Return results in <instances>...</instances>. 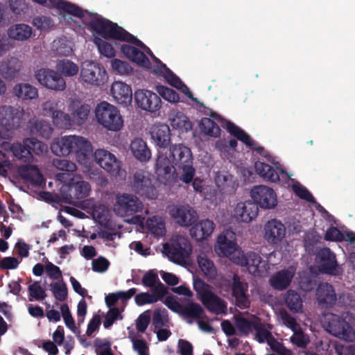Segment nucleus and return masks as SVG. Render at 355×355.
I'll return each mask as SVG.
<instances>
[{
	"mask_svg": "<svg viewBox=\"0 0 355 355\" xmlns=\"http://www.w3.org/2000/svg\"><path fill=\"white\" fill-rule=\"evenodd\" d=\"M168 156L159 151L155 164V173L164 184L181 180L189 184L196 173L190 148L183 144L171 145Z\"/></svg>",
	"mask_w": 355,
	"mask_h": 355,
	"instance_id": "1",
	"label": "nucleus"
},
{
	"mask_svg": "<svg viewBox=\"0 0 355 355\" xmlns=\"http://www.w3.org/2000/svg\"><path fill=\"white\" fill-rule=\"evenodd\" d=\"M51 6L74 17L83 19L85 25L105 40L112 39L132 43L143 47L144 44L136 37L105 18L84 10L77 5L64 0H49Z\"/></svg>",
	"mask_w": 355,
	"mask_h": 355,
	"instance_id": "2",
	"label": "nucleus"
},
{
	"mask_svg": "<svg viewBox=\"0 0 355 355\" xmlns=\"http://www.w3.org/2000/svg\"><path fill=\"white\" fill-rule=\"evenodd\" d=\"M51 149L57 156L73 154L80 164H85L93 156V146L91 142L81 136L62 137L51 144Z\"/></svg>",
	"mask_w": 355,
	"mask_h": 355,
	"instance_id": "3",
	"label": "nucleus"
},
{
	"mask_svg": "<svg viewBox=\"0 0 355 355\" xmlns=\"http://www.w3.org/2000/svg\"><path fill=\"white\" fill-rule=\"evenodd\" d=\"M95 114L97 121L108 130L118 131L123 126V120L119 111L106 101L98 104Z\"/></svg>",
	"mask_w": 355,
	"mask_h": 355,
	"instance_id": "4",
	"label": "nucleus"
},
{
	"mask_svg": "<svg viewBox=\"0 0 355 355\" xmlns=\"http://www.w3.org/2000/svg\"><path fill=\"white\" fill-rule=\"evenodd\" d=\"M153 175L143 169L137 170L130 178L132 191L141 197L148 199H155L157 191L153 184Z\"/></svg>",
	"mask_w": 355,
	"mask_h": 355,
	"instance_id": "5",
	"label": "nucleus"
},
{
	"mask_svg": "<svg viewBox=\"0 0 355 355\" xmlns=\"http://www.w3.org/2000/svg\"><path fill=\"white\" fill-rule=\"evenodd\" d=\"M324 326L331 335L347 342L355 340V331L352 327L342 317L327 313L324 316Z\"/></svg>",
	"mask_w": 355,
	"mask_h": 355,
	"instance_id": "6",
	"label": "nucleus"
},
{
	"mask_svg": "<svg viewBox=\"0 0 355 355\" xmlns=\"http://www.w3.org/2000/svg\"><path fill=\"white\" fill-rule=\"evenodd\" d=\"M212 120H215L220 123L221 126L226 128L227 132L238 140L242 141L252 150L256 151L259 155H264L265 149L263 147L259 146L249 135H248L243 130L236 125L230 121L223 119L220 114L210 110L209 114Z\"/></svg>",
	"mask_w": 355,
	"mask_h": 355,
	"instance_id": "7",
	"label": "nucleus"
},
{
	"mask_svg": "<svg viewBox=\"0 0 355 355\" xmlns=\"http://www.w3.org/2000/svg\"><path fill=\"white\" fill-rule=\"evenodd\" d=\"M80 76L83 82L94 86L103 85L107 78L103 66L93 61H85L82 63Z\"/></svg>",
	"mask_w": 355,
	"mask_h": 355,
	"instance_id": "8",
	"label": "nucleus"
},
{
	"mask_svg": "<svg viewBox=\"0 0 355 355\" xmlns=\"http://www.w3.org/2000/svg\"><path fill=\"white\" fill-rule=\"evenodd\" d=\"M116 200L114 209L115 213L121 216H132L143 209L141 201L132 194H119Z\"/></svg>",
	"mask_w": 355,
	"mask_h": 355,
	"instance_id": "9",
	"label": "nucleus"
},
{
	"mask_svg": "<svg viewBox=\"0 0 355 355\" xmlns=\"http://www.w3.org/2000/svg\"><path fill=\"white\" fill-rule=\"evenodd\" d=\"M35 78L43 86L55 91H63L66 82L60 73L53 69H40L35 71Z\"/></svg>",
	"mask_w": 355,
	"mask_h": 355,
	"instance_id": "10",
	"label": "nucleus"
},
{
	"mask_svg": "<svg viewBox=\"0 0 355 355\" xmlns=\"http://www.w3.org/2000/svg\"><path fill=\"white\" fill-rule=\"evenodd\" d=\"M154 57L155 61L158 63L157 68L154 70L156 73L162 74L166 80L173 87L184 94L193 102L198 103V98L193 97L192 92L188 87L165 64H163L158 58Z\"/></svg>",
	"mask_w": 355,
	"mask_h": 355,
	"instance_id": "11",
	"label": "nucleus"
},
{
	"mask_svg": "<svg viewBox=\"0 0 355 355\" xmlns=\"http://www.w3.org/2000/svg\"><path fill=\"white\" fill-rule=\"evenodd\" d=\"M250 193L253 200L263 209H272L277 204L275 192L268 187L264 185L255 186L252 189Z\"/></svg>",
	"mask_w": 355,
	"mask_h": 355,
	"instance_id": "12",
	"label": "nucleus"
},
{
	"mask_svg": "<svg viewBox=\"0 0 355 355\" xmlns=\"http://www.w3.org/2000/svg\"><path fill=\"white\" fill-rule=\"evenodd\" d=\"M23 111L10 105L0 107V125L6 130L17 129L23 118Z\"/></svg>",
	"mask_w": 355,
	"mask_h": 355,
	"instance_id": "13",
	"label": "nucleus"
},
{
	"mask_svg": "<svg viewBox=\"0 0 355 355\" xmlns=\"http://www.w3.org/2000/svg\"><path fill=\"white\" fill-rule=\"evenodd\" d=\"M319 270L324 274L336 275L338 264L336 254L329 248L320 249L316 254Z\"/></svg>",
	"mask_w": 355,
	"mask_h": 355,
	"instance_id": "14",
	"label": "nucleus"
},
{
	"mask_svg": "<svg viewBox=\"0 0 355 355\" xmlns=\"http://www.w3.org/2000/svg\"><path fill=\"white\" fill-rule=\"evenodd\" d=\"M135 99L139 107L150 112L159 110L162 105L160 97L149 90L141 89L136 91Z\"/></svg>",
	"mask_w": 355,
	"mask_h": 355,
	"instance_id": "15",
	"label": "nucleus"
},
{
	"mask_svg": "<svg viewBox=\"0 0 355 355\" xmlns=\"http://www.w3.org/2000/svg\"><path fill=\"white\" fill-rule=\"evenodd\" d=\"M94 157L96 163L112 175H116L119 173L121 162L112 153L104 149H98L95 151Z\"/></svg>",
	"mask_w": 355,
	"mask_h": 355,
	"instance_id": "16",
	"label": "nucleus"
},
{
	"mask_svg": "<svg viewBox=\"0 0 355 355\" xmlns=\"http://www.w3.org/2000/svg\"><path fill=\"white\" fill-rule=\"evenodd\" d=\"M236 248L235 234L232 230H226L218 236L215 250L219 256L228 257L236 251Z\"/></svg>",
	"mask_w": 355,
	"mask_h": 355,
	"instance_id": "17",
	"label": "nucleus"
},
{
	"mask_svg": "<svg viewBox=\"0 0 355 355\" xmlns=\"http://www.w3.org/2000/svg\"><path fill=\"white\" fill-rule=\"evenodd\" d=\"M241 264L246 266L248 271L254 276H263L267 272V261L254 252H247L243 257Z\"/></svg>",
	"mask_w": 355,
	"mask_h": 355,
	"instance_id": "18",
	"label": "nucleus"
},
{
	"mask_svg": "<svg viewBox=\"0 0 355 355\" xmlns=\"http://www.w3.org/2000/svg\"><path fill=\"white\" fill-rule=\"evenodd\" d=\"M170 214L175 222L182 227L193 225L198 218L196 211L188 205L175 207L171 210Z\"/></svg>",
	"mask_w": 355,
	"mask_h": 355,
	"instance_id": "19",
	"label": "nucleus"
},
{
	"mask_svg": "<svg viewBox=\"0 0 355 355\" xmlns=\"http://www.w3.org/2000/svg\"><path fill=\"white\" fill-rule=\"evenodd\" d=\"M232 295L236 300V304L241 309H247L250 305L248 295L247 294L248 285L241 280L239 276L234 274L231 284Z\"/></svg>",
	"mask_w": 355,
	"mask_h": 355,
	"instance_id": "20",
	"label": "nucleus"
},
{
	"mask_svg": "<svg viewBox=\"0 0 355 355\" xmlns=\"http://www.w3.org/2000/svg\"><path fill=\"white\" fill-rule=\"evenodd\" d=\"M17 173L25 183L32 187H40L45 184L44 178L36 166L21 165L17 168Z\"/></svg>",
	"mask_w": 355,
	"mask_h": 355,
	"instance_id": "21",
	"label": "nucleus"
},
{
	"mask_svg": "<svg viewBox=\"0 0 355 355\" xmlns=\"http://www.w3.org/2000/svg\"><path fill=\"white\" fill-rule=\"evenodd\" d=\"M264 238L270 243H280L286 235L285 225L277 219L267 222L264 227Z\"/></svg>",
	"mask_w": 355,
	"mask_h": 355,
	"instance_id": "22",
	"label": "nucleus"
},
{
	"mask_svg": "<svg viewBox=\"0 0 355 355\" xmlns=\"http://www.w3.org/2000/svg\"><path fill=\"white\" fill-rule=\"evenodd\" d=\"M316 299L322 308H331L336 304L337 298L334 288L327 282L320 283L316 289Z\"/></svg>",
	"mask_w": 355,
	"mask_h": 355,
	"instance_id": "23",
	"label": "nucleus"
},
{
	"mask_svg": "<svg viewBox=\"0 0 355 355\" xmlns=\"http://www.w3.org/2000/svg\"><path fill=\"white\" fill-rule=\"evenodd\" d=\"M150 133L155 144L162 150H166L169 146L171 134L168 125L164 123L155 124L151 127Z\"/></svg>",
	"mask_w": 355,
	"mask_h": 355,
	"instance_id": "24",
	"label": "nucleus"
},
{
	"mask_svg": "<svg viewBox=\"0 0 355 355\" xmlns=\"http://www.w3.org/2000/svg\"><path fill=\"white\" fill-rule=\"evenodd\" d=\"M69 110L73 125L80 126L87 121L91 107L89 105L83 103L78 99H73L71 101Z\"/></svg>",
	"mask_w": 355,
	"mask_h": 355,
	"instance_id": "25",
	"label": "nucleus"
},
{
	"mask_svg": "<svg viewBox=\"0 0 355 355\" xmlns=\"http://www.w3.org/2000/svg\"><path fill=\"white\" fill-rule=\"evenodd\" d=\"M168 252L174 262L181 263L190 255L191 247L187 239L181 237L172 243Z\"/></svg>",
	"mask_w": 355,
	"mask_h": 355,
	"instance_id": "26",
	"label": "nucleus"
},
{
	"mask_svg": "<svg viewBox=\"0 0 355 355\" xmlns=\"http://www.w3.org/2000/svg\"><path fill=\"white\" fill-rule=\"evenodd\" d=\"M111 94L118 104L127 106L132 102V89L124 83L120 81L113 83L111 87Z\"/></svg>",
	"mask_w": 355,
	"mask_h": 355,
	"instance_id": "27",
	"label": "nucleus"
},
{
	"mask_svg": "<svg viewBox=\"0 0 355 355\" xmlns=\"http://www.w3.org/2000/svg\"><path fill=\"white\" fill-rule=\"evenodd\" d=\"M259 208L254 201L248 200L238 203L235 208L237 218L244 223H250L258 215Z\"/></svg>",
	"mask_w": 355,
	"mask_h": 355,
	"instance_id": "28",
	"label": "nucleus"
},
{
	"mask_svg": "<svg viewBox=\"0 0 355 355\" xmlns=\"http://www.w3.org/2000/svg\"><path fill=\"white\" fill-rule=\"evenodd\" d=\"M215 228L214 223L209 219L201 220L194 223L190 229V235L198 241L207 239Z\"/></svg>",
	"mask_w": 355,
	"mask_h": 355,
	"instance_id": "29",
	"label": "nucleus"
},
{
	"mask_svg": "<svg viewBox=\"0 0 355 355\" xmlns=\"http://www.w3.org/2000/svg\"><path fill=\"white\" fill-rule=\"evenodd\" d=\"M121 52L130 60L135 62L139 66L150 69L151 63L148 57L139 49L129 44H123L121 47Z\"/></svg>",
	"mask_w": 355,
	"mask_h": 355,
	"instance_id": "30",
	"label": "nucleus"
},
{
	"mask_svg": "<svg viewBox=\"0 0 355 355\" xmlns=\"http://www.w3.org/2000/svg\"><path fill=\"white\" fill-rule=\"evenodd\" d=\"M130 148L134 157L141 162H147L151 157L150 148L141 138L137 137L132 140Z\"/></svg>",
	"mask_w": 355,
	"mask_h": 355,
	"instance_id": "31",
	"label": "nucleus"
},
{
	"mask_svg": "<svg viewBox=\"0 0 355 355\" xmlns=\"http://www.w3.org/2000/svg\"><path fill=\"white\" fill-rule=\"evenodd\" d=\"M293 278V272L284 269L277 272L271 277L270 284L273 288L283 291L289 286Z\"/></svg>",
	"mask_w": 355,
	"mask_h": 355,
	"instance_id": "32",
	"label": "nucleus"
},
{
	"mask_svg": "<svg viewBox=\"0 0 355 355\" xmlns=\"http://www.w3.org/2000/svg\"><path fill=\"white\" fill-rule=\"evenodd\" d=\"M201 302L209 311L216 314L224 312L227 308L224 300L212 292L201 299Z\"/></svg>",
	"mask_w": 355,
	"mask_h": 355,
	"instance_id": "33",
	"label": "nucleus"
},
{
	"mask_svg": "<svg viewBox=\"0 0 355 355\" xmlns=\"http://www.w3.org/2000/svg\"><path fill=\"white\" fill-rule=\"evenodd\" d=\"M32 34V28L25 24H17L10 26L8 31V37L17 41H25Z\"/></svg>",
	"mask_w": 355,
	"mask_h": 355,
	"instance_id": "34",
	"label": "nucleus"
},
{
	"mask_svg": "<svg viewBox=\"0 0 355 355\" xmlns=\"http://www.w3.org/2000/svg\"><path fill=\"white\" fill-rule=\"evenodd\" d=\"M255 171L258 175L264 180L276 182L279 180V175L272 166L261 162H256L254 164Z\"/></svg>",
	"mask_w": 355,
	"mask_h": 355,
	"instance_id": "35",
	"label": "nucleus"
},
{
	"mask_svg": "<svg viewBox=\"0 0 355 355\" xmlns=\"http://www.w3.org/2000/svg\"><path fill=\"white\" fill-rule=\"evenodd\" d=\"M90 191V185L85 181L73 182L69 186V195L74 200H81L86 198Z\"/></svg>",
	"mask_w": 355,
	"mask_h": 355,
	"instance_id": "36",
	"label": "nucleus"
},
{
	"mask_svg": "<svg viewBox=\"0 0 355 355\" xmlns=\"http://www.w3.org/2000/svg\"><path fill=\"white\" fill-rule=\"evenodd\" d=\"M21 64L17 58H12L0 65V73L6 79L14 78L20 70Z\"/></svg>",
	"mask_w": 355,
	"mask_h": 355,
	"instance_id": "37",
	"label": "nucleus"
},
{
	"mask_svg": "<svg viewBox=\"0 0 355 355\" xmlns=\"http://www.w3.org/2000/svg\"><path fill=\"white\" fill-rule=\"evenodd\" d=\"M33 135L49 139L51 138L53 128L51 125L44 120H37L31 127Z\"/></svg>",
	"mask_w": 355,
	"mask_h": 355,
	"instance_id": "38",
	"label": "nucleus"
},
{
	"mask_svg": "<svg viewBox=\"0 0 355 355\" xmlns=\"http://www.w3.org/2000/svg\"><path fill=\"white\" fill-rule=\"evenodd\" d=\"M258 320H251L242 316L235 317V326L240 336H248L257 329Z\"/></svg>",
	"mask_w": 355,
	"mask_h": 355,
	"instance_id": "39",
	"label": "nucleus"
},
{
	"mask_svg": "<svg viewBox=\"0 0 355 355\" xmlns=\"http://www.w3.org/2000/svg\"><path fill=\"white\" fill-rule=\"evenodd\" d=\"M300 295L293 291L288 290L285 295V303L287 307L293 312L300 313L302 311L303 304Z\"/></svg>",
	"mask_w": 355,
	"mask_h": 355,
	"instance_id": "40",
	"label": "nucleus"
},
{
	"mask_svg": "<svg viewBox=\"0 0 355 355\" xmlns=\"http://www.w3.org/2000/svg\"><path fill=\"white\" fill-rule=\"evenodd\" d=\"M16 96L23 99H33L37 97V89L29 84H17L13 88Z\"/></svg>",
	"mask_w": 355,
	"mask_h": 355,
	"instance_id": "41",
	"label": "nucleus"
},
{
	"mask_svg": "<svg viewBox=\"0 0 355 355\" xmlns=\"http://www.w3.org/2000/svg\"><path fill=\"white\" fill-rule=\"evenodd\" d=\"M52 119L54 125L59 128L68 129L74 126L71 115L61 110H54Z\"/></svg>",
	"mask_w": 355,
	"mask_h": 355,
	"instance_id": "42",
	"label": "nucleus"
},
{
	"mask_svg": "<svg viewBox=\"0 0 355 355\" xmlns=\"http://www.w3.org/2000/svg\"><path fill=\"white\" fill-rule=\"evenodd\" d=\"M200 127L202 132L206 135L218 137L220 135V129L218 125L210 118H202L200 123Z\"/></svg>",
	"mask_w": 355,
	"mask_h": 355,
	"instance_id": "43",
	"label": "nucleus"
},
{
	"mask_svg": "<svg viewBox=\"0 0 355 355\" xmlns=\"http://www.w3.org/2000/svg\"><path fill=\"white\" fill-rule=\"evenodd\" d=\"M204 313L203 308L198 303L189 302L184 304L182 315L186 318L199 320Z\"/></svg>",
	"mask_w": 355,
	"mask_h": 355,
	"instance_id": "44",
	"label": "nucleus"
},
{
	"mask_svg": "<svg viewBox=\"0 0 355 355\" xmlns=\"http://www.w3.org/2000/svg\"><path fill=\"white\" fill-rule=\"evenodd\" d=\"M24 143L31 149L32 154L41 156L48 152V146L35 138H26L24 139Z\"/></svg>",
	"mask_w": 355,
	"mask_h": 355,
	"instance_id": "45",
	"label": "nucleus"
},
{
	"mask_svg": "<svg viewBox=\"0 0 355 355\" xmlns=\"http://www.w3.org/2000/svg\"><path fill=\"white\" fill-rule=\"evenodd\" d=\"M56 69L62 75L69 77L76 75L78 71V65L69 60L58 61L56 64Z\"/></svg>",
	"mask_w": 355,
	"mask_h": 355,
	"instance_id": "46",
	"label": "nucleus"
},
{
	"mask_svg": "<svg viewBox=\"0 0 355 355\" xmlns=\"http://www.w3.org/2000/svg\"><path fill=\"white\" fill-rule=\"evenodd\" d=\"M14 155L19 159L24 162H31L33 159V156L31 149L26 146V144H17L12 146Z\"/></svg>",
	"mask_w": 355,
	"mask_h": 355,
	"instance_id": "47",
	"label": "nucleus"
},
{
	"mask_svg": "<svg viewBox=\"0 0 355 355\" xmlns=\"http://www.w3.org/2000/svg\"><path fill=\"white\" fill-rule=\"evenodd\" d=\"M51 291L54 297L60 302H64L67 298L68 289L66 283L61 282H53L50 284Z\"/></svg>",
	"mask_w": 355,
	"mask_h": 355,
	"instance_id": "48",
	"label": "nucleus"
},
{
	"mask_svg": "<svg viewBox=\"0 0 355 355\" xmlns=\"http://www.w3.org/2000/svg\"><path fill=\"white\" fill-rule=\"evenodd\" d=\"M168 311L165 308H159L153 314V326L155 329L164 327L168 322Z\"/></svg>",
	"mask_w": 355,
	"mask_h": 355,
	"instance_id": "49",
	"label": "nucleus"
},
{
	"mask_svg": "<svg viewBox=\"0 0 355 355\" xmlns=\"http://www.w3.org/2000/svg\"><path fill=\"white\" fill-rule=\"evenodd\" d=\"M28 291L30 301H32L33 299L37 301H42L47 296L45 290L41 286L40 283L37 281L28 286Z\"/></svg>",
	"mask_w": 355,
	"mask_h": 355,
	"instance_id": "50",
	"label": "nucleus"
},
{
	"mask_svg": "<svg viewBox=\"0 0 355 355\" xmlns=\"http://www.w3.org/2000/svg\"><path fill=\"white\" fill-rule=\"evenodd\" d=\"M198 263L202 272L207 276L213 277L216 274L214 263L205 254L198 257Z\"/></svg>",
	"mask_w": 355,
	"mask_h": 355,
	"instance_id": "51",
	"label": "nucleus"
},
{
	"mask_svg": "<svg viewBox=\"0 0 355 355\" xmlns=\"http://www.w3.org/2000/svg\"><path fill=\"white\" fill-rule=\"evenodd\" d=\"M256 328L257 329H254L256 331L254 338L259 343H263L265 342H267L268 345L269 343H271L272 340L275 338L271 332L264 328L259 321H258Z\"/></svg>",
	"mask_w": 355,
	"mask_h": 355,
	"instance_id": "52",
	"label": "nucleus"
},
{
	"mask_svg": "<svg viewBox=\"0 0 355 355\" xmlns=\"http://www.w3.org/2000/svg\"><path fill=\"white\" fill-rule=\"evenodd\" d=\"M148 229L155 235L163 236L165 234V224L162 220H158L155 217L148 218L146 220Z\"/></svg>",
	"mask_w": 355,
	"mask_h": 355,
	"instance_id": "53",
	"label": "nucleus"
},
{
	"mask_svg": "<svg viewBox=\"0 0 355 355\" xmlns=\"http://www.w3.org/2000/svg\"><path fill=\"white\" fill-rule=\"evenodd\" d=\"M32 24L40 31H49L54 26L51 17L47 16H37L33 18Z\"/></svg>",
	"mask_w": 355,
	"mask_h": 355,
	"instance_id": "54",
	"label": "nucleus"
},
{
	"mask_svg": "<svg viewBox=\"0 0 355 355\" xmlns=\"http://www.w3.org/2000/svg\"><path fill=\"white\" fill-rule=\"evenodd\" d=\"M158 92L164 99L170 103H175L180 101L178 93L173 89L164 86H160L158 88Z\"/></svg>",
	"mask_w": 355,
	"mask_h": 355,
	"instance_id": "55",
	"label": "nucleus"
},
{
	"mask_svg": "<svg viewBox=\"0 0 355 355\" xmlns=\"http://www.w3.org/2000/svg\"><path fill=\"white\" fill-rule=\"evenodd\" d=\"M96 44L101 55L107 58L115 56V50L111 44L99 38L96 40Z\"/></svg>",
	"mask_w": 355,
	"mask_h": 355,
	"instance_id": "56",
	"label": "nucleus"
},
{
	"mask_svg": "<svg viewBox=\"0 0 355 355\" xmlns=\"http://www.w3.org/2000/svg\"><path fill=\"white\" fill-rule=\"evenodd\" d=\"M60 311L63 317L66 326L73 333L76 331L75 321L70 312L69 306L67 304H63L60 306Z\"/></svg>",
	"mask_w": 355,
	"mask_h": 355,
	"instance_id": "57",
	"label": "nucleus"
},
{
	"mask_svg": "<svg viewBox=\"0 0 355 355\" xmlns=\"http://www.w3.org/2000/svg\"><path fill=\"white\" fill-rule=\"evenodd\" d=\"M53 46L58 55L68 56L72 52V49L68 42L64 39H60L58 42H54Z\"/></svg>",
	"mask_w": 355,
	"mask_h": 355,
	"instance_id": "58",
	"label": "nucleus"
},
{
	"mask_svg": "<svg viewBox=\"0 0 355 355\" xmlns=\"http://www.w3.org/2000/svg\"><path fill=\"white\" fill-rule=\"evenodd\" d=\"M293 190L300 198L303 199L309 202H315V198L309 190L301 184L293 185Z\"/></svg>",
	"mask_w": 355,
	"mask_h": 355,
	"instance_id": "59",
	"label": "nucleus"
},
{
	"mask_svg": "<svg viewBox=\"0 0 355 355\" xmlns=\"http://www.w3.org/2000/svg\"><path fill=\"white\" fill-rule=\"evenodd\" d=\"M135 301L138 306H143L147 304L155 303L157 302V299L152 293L144 292L136 295Z\"/></svg>",
	"mask_w": 355,
	"mask_h": 355,
	"instance_id": "60",
	"label": "nucleus"
},
{
	"mask_svg": "<svg viewBox=\"0 0 355 355\" xmlns=\"http://www.w3.org/2000/svg\"><path fill=\"white\" fill-rule=\"evenodd\" d=\"M112 67L115 71L120 74H128L132 70L131 66L128 62L119 59H113L112 60Z\"/></svg>",
	"mask_w": 355,
	"mask_h": 355,
	"instance_id": "61",
	"label": "nucleus"
},
{
	"mask_svg": "<svg viewBox=\"0 0 355 355\" xmlns=\"http://www.w3.org/2000/svg\"><path fill=\"white\" fill-rule=\"evenodd\" d=\"M121 319L122 316L121 315L119 309L116 307L112 308L107 312L105 320L103 322V326L105 329L110 328L113 323L118 318Z\"/></svg>",
	"mask_w": 355,
	"mask_h": 355,
	"instance_id": "62",
	"label": "nucleus"
},
{
	"mask_svg": "<svg viewBox=\"0 0 355 355\" xmlns=\"http://www.w3.org/2000/svg\"><path fill=\"white\" fill-rule=\"evenodd\" d=\"M193 288L199 295L200 299L204 298V297L211 291H209V285L205 283L202 279L197 278L193 280Z\"/></svg>",
	"mask_w": 355,
	"mask_h": 355,
	"instance_id": "63",
	"label": "nucleus"
},
{
	"mask_svg": "<svg viewBox=\"0 0 355 355\" xmlns=\"http://www.w3.org/2000/svg\"><path fill=\"white\" fill-rule=\"evenodd\" d=\"M159 281L157 274L153 270L146 272L141 279L142 284L146 287H155V285Z\"/></svg>",
	"mask_w": 355,
	"mask_h": 355,
	"instance_id": "64",
	"label": "nucleus"
}]
</instances>
